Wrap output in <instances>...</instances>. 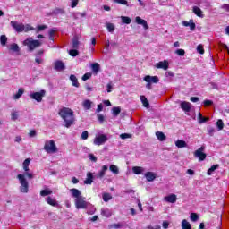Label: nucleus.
<instances>
[{"label":"nucleus","instance_id":"1","mask_svg":"<svg viewBox=\"0 0 229 229\" xmlns=\"http://www.w3.org/2000/svg\"><path fill=\"white\" fill-rule=\"evenodd\" d=\"M30 163H31L30 158L25 159L23 162V170L25 171V174H20L17 175V178L21 184L20 191L23 194L28 193V191H30V184L28 183V181L26 180V176H27V178H29V180L33 179V174L30 173Z\"/></svg>","mask_w":229,"mask_h":229},{"label":"nucleus","instance_id":"2","mask_svg":"<svg viewBox=\"0 0 229 229\" xmlns=\"http://www.w3.org/2000/svg\"><path fill=\"white\" fill-rule=\"evenodd\" d=\"M58 115L64 121L65 128H71L72 124H74V122L76 119L74 118V111L69 107H63L59 109Z\"/></svg>","mask_w":229,"mask_h":229},{"label":"nucleus","instance_id":"3","mask_svg":"<svg viewBox=\"0 0 229 229\" xmlns=\"http://www.w3.org/2000/svg\"><path fill=\"white\" fill-rule=\"evenodd\" d=\"M70 192L73 198H76L74 203L78 210L85 209L89 207V203L85 200V197L81 196V191H80V190L72 188L70 190Z\"/></svg>","mask_w":229,"mask_h":229},{"label":"nucleus","instance_id":"4","mask_svg":"<svg viewBox=\"0 0 229 229\" xmlns=\"http://www.w3.org/2000/svg\"><path fill=\"white\" fill-rule=\"evenodd\" d=\"M23 46H27L29 51H35L37 47H40V46H42V42L39 40H35L30 37L23 41Z\"/></svg>","mask_w":229,"mask_h":229},{"label":"nucleus","instance_id":"5","mask_svg":"<svg viewBox=\"0 0 229 229\" xmlns=\"http://www.w3.org/2000/svg\"><path fill=\"white\" fill-rule=\"evenodd\" d=\"M44 149L47 153H56L58 151V148H56V143L55 140H47L45 142Z\"/></svg>","mask_w":229,"mask_h":229},{"label":"nucleus","instance_id":"6","mask_svg":"<svg viewBox=\"0 0 229 229\" xmlns=\"http://www.w3.org/2000/svg\"><path fill=\"white\" fill-rule=\"evenodd\" d=\"M143 80L144 81L147 82L146 89H148V90H151L152 83H158L160 81V79L158 78V76H150V75H146Z\"/></svg>","mask_w":229,"mask_h":229},{"label":"nucleus","instance_id":"7","mask_svg":"<svg viewBox=\"0 0 229 229\" xmlns=\"http://www.w3.org/2000/svg\"><path fill=\"white\" fill-rule=\"evenodd\" d=\"M204 151H205V147L202 146L194 152V157L195 158L199 159V162H203V160H206L207 154L204 153Z\"/></svg>","mask_w":229,"mask_h":229},{"label":"nucleus","instance_id":"8","mask_svg":"<svg viewBox=\"0 0 229 229\" xmlns=\"http://www.w3.org/2000/svg\"><path fill=\"white\" fill-rule=\"evenodd\" d=\"M44 96H46V90L41 89L39 92H34L30 95L31 99H34L38 103H41Z\"/></svg>","mask_w":229,"mask_h":229},{"label":"nucleus","instance_id":"9","mask_svg":"<svg viewBox=\"0 0 229 229\" xmlns=\"http://www.w3.org/2000/svg\"><path fill=\"white\" fill-rule=\"evenodd\" d=\"M106 140H108V138L106 137V135L101 134L95 138L93 144H95V146H103V144H105Z\"/></svg>","mask_w":229,"mask_h":229},{"label":"nucleus","instance_id":"10","mask_svg":"<svg viewBox=\"0 0 229 229\" xmlns=\"http://www.w3.org/2000/svg\"><path fill=\"white\" fill-rule=\"evenodd\" d=\"M11 26L17 31V33H22L24 31V24L19 23L17 21H11Z\"/></svg>","mask_w":229,"mask_h":229},{"label":"nucleus","instance_id":"11","mask_svg":"<svg viewBox=\"0 0 229 229\" xmlns=\"http://www.w3.org/2000/svg\"><path fill=\"white\" fill-rule=\"evenodd\" d=\"M135 22L137 24H140V26H143L144 30H149V25H148V21L140 18V16H137L135 18Z\"/></svg>","mask_w":229,"mask_h":229},{"label":"nucleus","instance_id":"12","mask_svg":"<svg viewBox=\"0 0 229 229\" xmlns=\"http://www.w3.org/2000/svg\"><path fill=\"white\" fill-rule=\"evenodd\" d=\"M157 69H163L164 71H167L169 69V62L167 60L160 61L156 64Z\"/></svg>","mask_w":229,"mask_h":229},{"label":"nucleus","instance_id":"13","mask_svg":"<svg viewBox=\"0 0 229 229\" xmlns=\"http://www.w3.org/2000/svg\"><path fill=\"white\" fill-rule=\"evenodd\" d=\"M54 69L55 71H64L65 69V64H64V62L57 60L55 62V66Z\"/></svg>","mask_w":229,"mask_h":229},{"label":"nucleus","instance_id":"14","mask_svg":"<svg viewBox=\"0 0 229 229\" xmlns=\"http://www.w3.org/2000/svg\"><path fill=\"white\" fill-rule=\"evenodd\" d=\"M94 182V175L91 172L87 173V178L84 180V185H92V182Z\"/></svg>","mask_w":229,"mask_h":229},{"label":"nucleus","instance_id":"15","mask_svg":"<svg viewBox=\"0 0 229 229\" xmlns=\"http://www.w3.org/2000/svg\"><path fill=\"white\" fill-rule=\"evenodd\" d=\"M164 199L166 201V203H174L178 198L176 197V194L172 193L168 196H165Z\"/></svg>","mask_w":229,"mask_h":229},{"label":"nucleus","instance_id":"16","mask_svg":"<svg viewBox=\"0 0 229 229\" xmlns=\"http://www.w3.org/2000/svg\"><path fill=\"white\" fill-rule=\"evenodd\" d=\"M182 26H185L186 28H190L191 31H194L196 30V23L192 21V20H190L189 21H182Z\"/></svg>","mask_w":229,"mask_h":229},{"label":"nucleus","instance_id":"17","mask_svg":"<svg viewBox=\"0 0 229 229\" xmlns=\"http://www.w3.org/2000/svg\"><path fill=\"white\" fill-rule=\"evenodd\" d=\"M145 178H146L147 182H154V180L157 179V174H155L153 172H147L145 174Z\"/></svg>","mask_w":229,"mask_h":229},{"label":"nucleus","instance_id":"18","mask_svg":"<svg viewBox=\"0 0 229 229\" xmlns=\"http://www.w3.org/2000/svg\"><path fill=\"white\" fill-rule=\"evenodd\" d=\"M180 106L183 112H191V104L189 102L183 101L181 103Z\"/></svg>","mask_w":229,"mask_h":229},{"label":"nucleus","instance_id":"19","mask_svg":"<svg viewBox=\"0 0 229 229\" xmlns=\"http://www.w3.org/2000/svg\"><path fill=\"white\" fill-rule=\"evenodd\" d=\"M208 121H210V118L204 117L203 114H201V113H199V114H198L199 124H205V123H208Z\"/></svg>","mask_w":229,"mask_h":229},{"label":"nucleus","instance_id":"20","mask_svg":"<svg viewBox=\"0 0 229 229\" xmlns=\"http://www.w3.org/2000/svg\"><path fill=\"white\" fill-rule=\"evenodd\" d=\"M72 47L73 49H78V47H80V39L78 38V36L73 37L72 39Z\"/></svg>","mask_w":229,"mask_h":229},{"label":"nucleus","instance_id":"21","mask_svg":"<svg viewBox=\"0 0 229 229\" xmlns=\"http://www.w3.org/2000/svg\"><path fill=\"white\" fill-rule=\"evenodd\" d=\"M91 69H92L94 74H98V72H99V71L101 69V65L99 64V63H93L91 64Z\"/></svg>","mask_w":229,"mask_h":229},{"label":"nucleus","instance_id":"22","mask_svg":"<svg viewBox=\"0 0 229 229\" xmlns=\"http://www.w3.org/2000/svg\"><path fill=\"white\" fill-rule=\"evenodd\" d=\"M193 13H195V15H197V17H201L203 18V11H201V8L198 7V6H193Z\"/></svg>","mask_w":229,"mask_h":229},{"label":"nucleus","instance_id":"23","mask_svg":"<svg viewBox=\"0 0 229 229\" xmlns=\"http://www.w3.org/2000/svg\"><path fill=\"white\" fill-rule=\"evenodd\" d=\"M70 80L72 82L73 87H80V82H78V78H76V75L72 74L70 75Z\"/></svg>","mask_w":229,"mask_h":229},{"label":"nucleus","instance_id":"24","mask_svg":"<svg viewBox=\"0 0 229 229\" xmlns=\"http://www.w3.org/2000/svg\"><path fill=\"white\" fill-rule=\"evenodd\" d=\"M82 106L85 110H90L92 108V101L89 99L84 100Z\"/></svg>","mask_w":229,"mask_h":229},{"label":"nucleus","instance_id":"25","mask_svg":"<svg viewBox=\"0 0 229 229\" xmlns=\"http://www.w3.org/2000/svg\"><path fill=\"white\" fill-rule=\"evenodd\" d=\"M106 171H108V166L107 165H103L101 170L99 171V173L98 174V178H104L105 173H106Z\"/></svg>","mask_w":229,"mask_h":229},{"label":"nucleus","instance_id":"26","mask_svg":"<svg viewBox=\"0 0 229 229\" xmlns=\"http://www.w3.org/2000/svg\"><path fill=\"white\" fill-rule=\"evenodd\" d=\"M182 229H192V226L191 225V223L187 221V219H183L182 221Z\"/></svg>","mask_w":229,"mask_h":229},{"label":"nucleus","instance_id":"27","mask_svg":"<svg viewBox=\"0 0 229 229\" xmlns=\"http://www.w3.org/2000/svg\"><path fill=\"white\" fill-rule=\"evenodd\" d=\"M175 146L178 148H187V142L182 140H177L175 142Z\"/></svg>","mask_w":229,"mask_h":229},{"label":"nucleus","instance_id":"28","mask_svg":"<svg viewBox=\"0 0 229 229\" xmlns=\"http://www.w3.org/2000/svg\"><path fill=\"white\" fill-rule=\"evenodd\" d=\"M47 203L48 205H51V207H56V205H58L56 200L55 199L51 198V197L47 198Z\"/></svg>","mask_w":229,"mask_h":229},{"label":"nucleus","instance_id":"29","mask_svg":"<svg viewBox=\"0 0 229 229\" xmlns=\"http://www.w3.org/2000/svg\"><path fill=\"white\" fill-rule=\"evenodd\" d=\"M142 171H144V168L140 166H134L132 168V173H134V174H142Z\"/></svg>","mask_w":229,"mask_h":229},{"label":"nucleus","instance_id":"30","mask_svg":"<svg viewBox=\"0 0 229 229\" xmlns=\"http://www.w3.org/2000/svg\"><path fill=\"white\" fill-rule=\"evenodd\" d=\"M158 140H160L161 142H164V140H165L166 137H165V134H164V132H161V131H157L156 133Z\"/></svg>","mask_w":229,"mask_h":229},{"label":"nucleus","instance_id":"31","mask_svg":"<svg viewBox=\"0 0 229 229\" xmlns=\"http://www.w3.org/2000/svg\"><path fill=\"white\" fill-rule=\"evenodd\" d=\"M53 194V191L49 189H45L40 191V196L46 197Z\"/></svg>","mask_w":229,"mask_h":229},{"label":"nucleus","instance_id":"32","mask_svg":"<svg viewBox=\"0 0 229 229\" xmlns=\"http://www.w3.org/2000/svg\"><path fill=\"white\" fill-rule=\"evenodd\" d=\"M53 13H55V15H64V13H65V10L56 7L55 9H54Z\"/></svg>","mask_w":229,"mask_h":229},{"label":"nucleus","instance_id":"33","mask_svg":"<svg viewBox=\"0 0 229 229\" xmlns=\"http://www.w3.org/2000/svg\"><path fill=\"white\" fill-rule=\"evenodd\" d=\"M24 94V89L20 88L18 92L14 95L13 99H20V98Z\"/></svg>","mask_w":229,"mask_h":229},{"label":"nucleus","instance_id":"34","mask_svg":"<svg viewBox=\"0 0 229 229\" xmlns=\"http://www.w3.org/2000/svg\"><path fill=\"white\" fill-rule=\"evenodd\" d=\"M10 50L14 51V53H19V51H21V48H19V45H17V43H13L10 46Z\"/></svg>","mask_w":229,"mask_h":229},{"label":"nucleus","instance_id":"35","mask_svg":"<svg viewBox=\"0 0 229 229\" xmlns=\"http://www.w3.org/2000/svg\"><path fill=\"white\" fill-rule=\"evenodd\" d=\"M109 171H111V173H114V174H119V168L115 165H110Z\"/></svg>","mask_w":229,"mask_h":229},{"label":"nucleus","instance_id":"36","mask_svg":"<svg viewBox=\"0 0 229 229\" xmlns=\"http://www.w3.org/2000/svg\"><path fill=\"white\" fill-rule=\"evenodd\" d=\"M140 99L143 103V106H145V108H149V101H148V98H146L144 96H140Z\"/></svg>","mask_w":229,"mask_h":229},{"label":"nucleus","instance_id":"37","mask_svg":"<svg viewBox=\"0 0 229 229\" xmlns=\"http://www.w3.org/2000/svg\"><path fill=\"white\" fill-rule=\"evenodd\" d=\"M102 198H103V201H105L106 203H108V201L112 199V195L110 193H104L102 195Z\"/></svg>","mask_w":229,"mask_h":229},{"label":"nucleus","instance_id":"38","mask_svg":"<svg viewBox=\"0 0 229 229\" xmlns=\"http://www.w3.org/2000/svg\"><path fill=\"white\" fill-rule=\"evenodd\" d=\"M0 42L2 46H6V43L8 42V38L6 35L0 36Z\"/></svg>","mask_w":229,"mask_h":229},{"label":"nucleus","instance_id":"39","mask_svg":"<svg viewBox=\"0 0 229 229\" xmlns=\"http://www.w3.org/2000/svg\"><path fill=\"white\" fill-rule=\"evenodd\" d=\"M216 169H219V165H214L208 170V176H210V174H212Z\"/></svg>","mask_w":229,"mask_h":229},{"label":"nucleus","instance_id":"40","mask_svg":"<svg viewBox=\"0 0 229 229\" xmlns=\"http://www.w3.org/2000/svg\"><path fill=\"white\" fill-rule=\"evenodd\" d=\"M216 126L219 131L223 130V128H225V123H223V120L221 119L217 120Z\"/></svg>","mask_w":229,"mask_h":229},{"label":"nucleus","instance_id":"41","mask_svg":"<svg viewBox=\"0 0 229 229\" xmlns=\"http://www.w3.org/2000/svg\"><path fill=\"white\" fill-rule=\"evenodd\" d=\"M122 22L123 24H131V19L128 16H122Z\"/></svg>","mask_w":229,"mask_h":229},{"label":"nucleus","instance_id":"42","mask_svg":"<svg viewBox=\"0 0 229 229\" xmlns=\"http://www.w3.org/2000/svg\"><path fill=\"white\" fill-rule=\"evenodd\" d=\"M191 220L193 221V223H196V221H198V219H199V216H198L197 213H191L190 215Z\"/></svg>","mask_w":229,"mask_h":229},{"label":"nucleus","instance_id":"43","mask_svg":"<svg viewBox=\"0 0 229 229\" xmlns=\"http://www.w3.org/2000/svg\"><path fill=\"white\" fill-rule=\"evenodd\" d=\"M11 119H12V121H17L19 119V112L13 111L11 114Z\"/></svg>","mask_w":229,"mask_h":229},{"label":"nucleus","instance_id":"44","mask_svg":"<svg viewBox=\"0 0 229 229\" xmlns=\"http://www.w3.org/2000/svg\"><path fill=\"white\" fill-rule=\"evenodd\" d=\"M47 30V25H38L36 29V33H40V31Z\"/></svg>","mask_w":229,"mask_h":229},{"label":"nucleus","instance_id":"45","mask_svg":"<svg viewBox=\"0 0 229 229\" xmlns=\"http://www.w3.org/2000/svg\"><path fill=\"white\" fill-rule=\"evenodd\" d=\"M113 115H114V117H117V115H119V114H121V107H113Z\"/></svg>","mask_w":229,"mask_h":229},{"label":"nucleus","instance_id":"46","mask_svg":"<svg viewBox=\"0 0 229 229\" xmlns=\"http://www.w3.org/2000/svg\"><path fill=\"white\" fill-rule=\"evenodd\" d=\"M70 56H78L80 55V52L77 50V48L72 49L69 51Z\"/></svg>","mask_w":229,"mask_h":229},{"label":"nucleus","instance_id":"47","mask_svg":"<svg viewBox=\"0 0 229 229\" xmlns=\"http://www.w3.org/2000/svg\"><path fill=\"white\" fill-rule=\"evenodd\" d=\"M33 30H35V28L31 27V25H30V24L24 25V30H23V31H24L25 33H28V31H33Z\"/></svg>","mask_w":229,"mask_h":229},{"label":"nucleus","instance_id":"48","mask_svg":"<svg viewBox=\"0 0 229 229\" xmlns=\"http://www.w3.org/2000/svg\"><path fill=\"white\" fill-rule=\"evenodd\" d=\"M197 51L199 55H205V48L203 47V45H198Z\"/></svg>","mask_w":229,"mask_h":229},{"label":"nucleus","instance_id":"49","mask_svg":"<svg viewBox=\"0 0 229 229\" xmlns=\"http://www.w3.org/2000/svg\"><path fill=\"white\" fill-rule=\"evenodd\" d=\"M114 3H116L117 4H123L124 6H128V1L126 0H113Z\"/></svg>","mask_w":229,"mask_h":229},{"label":"nucleus","instance_id":"50","mask_svg":"<svg viewBox=\"0 0 229 229\" xmlns=\"http://www.w3.org/2000/svg\"><path fill=\"white\" fill-rule=\"evenodd\" d=\"M92 78V73L87 72L82 76V81H87V80H90Z\"/></svg>","mask_w":229,"mask_h":229},{"label":"nucleus","instance_id":"51","mask_svg":"<svg viewBox=\"0 0 229 229\" xmlns=\"http://www.w3.org/2000/svg\"><path fill=\"white\" fill-rule=\"evenodd\" d=\"M106 28L110 33H112L115 30V26H114L113 23H107Z\"/></svg>","mask_w":229,"mask_h":229},{"label":"nucleus","instance_id":"52","mask_svg":"<svg viewBox=\"0 0 229 229\" xmlns=\"http://www.w3.org/2000/svg\"><path fill=\"white\" fill-rule=\"evenodd\" d=\"M216 132V129L214 127H209L208 130V135L209 137H214V133Z\"/></svg>","mask_w":229,"mask_h":229},{"label":"nucleus","instance_id":"53","mask_svg":"<svg viewBox=\"0 0 229 229\" xmlns=\"http://www.w3.org/2000/svg\"><path fill=\"white\" fill-rule=\"evenodd\" d=\"M79 3L80 0H71V8H76Z\"/></svg>","mask_w":229,"mask_h":229},{"label":"nucleus","instance_id":"54","mask_svg":"<svg viewBox=\"0 0 229 229\" xmlns=\"http://www.w3.org/2000/svg\"><path fill=\"white\" fill-rule=\"evenodd\" d=\"M101 215L104 216V217H110V216H112V214H110V212H108L105 209L101 210Z\"/></svg>","mask_w":229,"mask_h":229},{"label":"nucleus","instance_id":"55","mask_svg":"<svg viewBox=\"0 0 229 229\" xmlns=\"http://www.w3.org/2000/svg\"><path fill=\"white\" fill-rule=\"evenodd\" d=\"M81 139H82V140H87V139H89V131H84L81 133Z\"/></svg>","mask_w":229,"mask_h":229},{"label":"nucleus","instance_id":"56","mask_svg":"<svg viewBox=\"0 0 229 229\" xmlns=\"http://www.w3.org/2000/svg\"><path fill=\"white\" fill-rule=\"evenodd\" d=\"M176 55H178L179 56H185V50L184 49H177Z\"/></svg>","mask_w":229,"mask_h":229},{"label":"nucleus","instance_id":"57","mask_svg":"<svg viewBox=\"0 0 229 229\" xmlns=\"http://www.w3.org/2000/svg\"><path fill=\"white\" fill-rule=\"evenodd\" d=\"M130 137H131V134L122 133V134L120 135V138H122L123 140H124V139H130Z\"/></svg>","mask_w":229,"mask_h":229},{"label":"nucleus","instance_id":"58","mask_svg":"<svg viewBox=\"0 0 229 229\" xmlns=\"http://www.w3.org/2000/svg\"><path fill=\"white\" fill-rule=\"evenodd\" d=\"M89 160H91V162H98V157H96L94 154H89Z\"/></svg>","mask_w":229,"mask_h":229},{"label":"nucleus","instance_id":"59","mask_svg":"<svg viewBox=\"0 0 229 229\" xmlns=\"http://www.w3.org/2000/svg\"><path fill=\"white\" fill-rule=\"evenodd\" d=\"M212 100H204V106H210V105H213Z\"/></svg>","mask_w":229,"mask_h":229},{"label":"nucleus","instance_id":"60","mask_svg":"<svg viewBox=\"0 0 229 229\" xmlns=\"http://www.w3.org/2000/svg\"><path fill=\"white\" fill-rule=\"evenodd\" d=\"M30 137H36L37 136V131L30 130L29 132Z\"/></svg>","mask_w":229,"mask_h":229},{"label":"nucleus","instance_id":"61","mask_svg":"<svg viewBox=\"0 0 229 229\" xmlns=\"http://www.w3.org/2000/svg\"><path fill=\"white\" fill-rule=\"evenodd\" d=\"M98 120L99 121V123H105V116L103 114H98Z\"/></svg>","mask_w":229,"mask_h":229},{"label":"nucleus","instance_id":"62","mask_svg":"<svg viewBox=\"0 0 229 229\" xmlns=\"http://www.w3.org/2000/svg\"><path fill=\"white\" fill-rule=\"evenodd\" d=\"M96 112L97 113L103 112V104L98 105Z\"/></svg>","mask_w":229,"mask_h":229},{"label":"nucleus","instance_id":"63","mask_svg":"<svg viewBox=\"0 0 229 229\" xmlns=\"http://www.w3.org/2000/svg\"><path fill=\"white\" fill-rule=\"evenodd\" d=\"M222 10H225V12H229V4H223Z\"/></svg>","mask_w":229,"mask_h":229},{"label":"nucleus","instance_id":"64","mask_svg":"<svg viewBox=\"0 0 229 229\" xmlns=\"http://www.w3.org/2000/svg\"><path fill=\"white\" fill-rule=\"evenodd\" d=\"M163 228H164V229L169 228V222L164 221V222H163Z\"/></svg>","mask_w":229,"mask_h":229}]
</instances>
